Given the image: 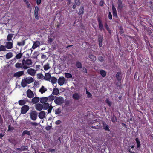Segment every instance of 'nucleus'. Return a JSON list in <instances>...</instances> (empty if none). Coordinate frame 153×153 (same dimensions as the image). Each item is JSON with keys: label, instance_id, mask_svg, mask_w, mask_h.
<instances>
[{"label": "nucleus", "instance_id": "obj_19", "mask_svg": "<svg viewBox=\"0 0 153 153\" xmlns=\"http://www.w3.org/2000/svg\"><path fill=\"white\" fill-rule=\"evenodd\" d=\"M40 101L42 103H46V102H48L47 97H44L41 98Z\"/></svg>", "mask_w": 153, "mask_h": 153}, {"label": "nucleus", "instance_id": "obj_39", "mask_svg": "<svg viewBox=\"0 0 153 153\" xmlns=\"http://www.w3.org/2000/svg\"><path fill=\"white\" fill-rule=\"evenodd\" d=\"M15 66L17 68H21L23 67L22 63H17L15 64Z\"/></svg>", "mask_w": 153, "mask_h": 153}, {"label": "nucleus", "instance_id": "obj_44", "mask_svg": "<svg viewBox=\"0 0 153 153\" xmlns=\"http://www.w3.org/2000/svg\"><path fill=\"white\" fill-rule=\"evenodd\" d=\"M120 75V73L119 72H117L116 75V77L118 81L120 80V78H119Z\"/></svg>", "mask_w": 153, "mask_h": 153}, {"label": "nucleus", "instance_id": "obj_40", "mask_svg": "<svg viewBox=\"0 0 153 153\" xmlns=\"http://www.w3.org/2000/svg\"><path fill=\"white\" fill-rule=\"evenodd\" d=\"M136 141L137 143V147H139L140 146V144L138 138H137L136 139Z\"/></svg>", "mask_w": 153, "mask_h": 153}, {"label": "nucleus", "instance_id": "obj_42", "mask_svg": "<svg viewBox=\"0 0 153 153\" xmlns=\"http://www.w3.org/2000/svg\"><path fill=\"white\" fill-rule=\"evenodd\" d=\"M76 66L78 68H81L82 67L81 64L79 62H78L76 63Z\"/></svg>", "mask_w": 153, "mask_h": 153}, {"label": "nucleus", "instance_id": "obj_35", "mask_svg": "<svg viewBox=\"0 0 153 153\" xmlns=\"http://www.w3.org/2000/svg\"><path fill=\"white\" fill-rule=\"evenodd\" d=\"M13 37V35L11 34H9L8 35L7 37V40L8 41H10L12 40Z\"/></svg>", "mask_w": 153, "mask_h": 153}, {"label": "nucleus", "instance_id": "obj_9", "mask_svg": "<svg viewBox=\"0 0 153 153\" xmlns=\"http://www.w3.org/2000/svg\"><path fill=\"white\" fill-rule=\"evenodd\" d=\"M28 74L31 76H34L36 74V71L32 68H30L27 70Z\"/></svg>", "mask_w": 153, "mask_h": 153}, {"label": "nucleus", "instance_id": "obj_37", "mask_svg": "<svg viewBox=\"0 0 153 153\" xmlns=\"http://www.w3.org/2000/svg\"><path fill=\"white\" fill-rule=\"evenodd\" d=\"M64 74L65 76L67 78H71L72 77V75L70 73H65Z\"/></svg>", "mask_w": 153, "mask_h": 153}, {"label": "nucleus", "instance_id": "obj_2", "mask_svg": "<svg viewBox=\"0 0 153 153\" xmlns=\"http://www.w3.org/2000/svg\"><path fill=\"white\" fill-rule=\"evenodd\" d=\"M54 102L56 104L58 105H60L64 102L63 98L61 97H56L54 100Z\"/></svg>", "mask_w": 153, "mask_h": 153}, {"label": "nucleus", "instance_id": "obj_25", "mask_svg": "<svg viewBox=\"0 0 153 153\" xmlns=\"http://www.w3.org/2000/svg\"><path fill=\"white\" fill-rule=\"evenodd\" d=\"M39 100V97H35L32 99V102L34 103H36L38 102Z\"/></svg>", "mask_w": 153, "mask_h": 153}, {"label": "nucleus", "instance_id": "obj_41", "mask_svg": "<svg viewBox=\"0 0 153 153\" xmlns=\"http://www.w3.org/2000/svg\"><path fill=\"white\" fill-rule=\"evenodd\" d=\"M86 94H87V97L88 98H92V95L87 90L86 91Z\"/></svg>", "mask_w": 153, "mask_h": 153}, {"label": "nucleus", "instance_id": "obj_17", "mask_svg": "<svg viewBox=\"0 0 153 153\" xmlns=\"http://www.w3.org/2000/svg\"><path fill=\"white\" fill-rule=\"evenodd\" d=\"M36 109L37 110L40 111L43 109V106L42 104L38 103L35 105Z\"/></svg>", "mask_w": 153, "mask_h": 153}, {"label": "nucleus", "instance_id": "obj_18", "mask_svg": "<svg viewBox=\"0 0 153 153\" xmlns=\"http://www.w3.org/2000/svg\"><path fill=\"white\" fill-rule=\"evenodd\" d=\"M112 10L113 11V16H117V11L114 5L113 4H112Z\"/></svg>", "mask_w": 153, "mask_h": 153}, {"label": "nucleus", "instance_id": "obj_46", "mask_svg": "<svg viewBox=\"0 0 153 153\" xmlns=\"http://www.w3.org/2000/svg\"><path fill=\"white\" fill-rule=\"evenodd\" d=\"M89 57L93 60H94L95 59V57L92 55H90L89 56Z\"/></svg>", "mask_w": 153, "mask_h": 153}, {"label": "nucleus", "instance_id": "obj_1", "mask_svg": "<svg viewBox=\"0 0 153 153\" xmlns=\"http://www.w3.org/2000/svg\"><path fill=\"white\" fill-rule=\"evenodd\" d=\"M23 67L24 69H27L30 67L32 64V60L30 59H24L22 61Z\"/></svg>", "mask_w": 153, "mask_h": 153}, {"label": "nucleus", "instance_id": "obj_53", "mask_svg": "<svg viewBox=\"0 0 153 153\" xmlns=\"http://www.w3.org/2000/svg\"><path fill=\"white\" fill-rule=\"evenodd\" d=\"M51 128V126H47L46 127V129L47 130H48L50 129Z\"/></svg>", "mask_w": 153, "mask_h": 153}, {"label": "nucleus", "instance_id": "obj_30", "mask_svg": "<svg viewBox=\"0 0 153 153\" xmlns=\"http://www.w3.org/2000/svg\"><path fill=\"white\" fill-rule=\"evenodd\" d=\"M48 102H51L54 99V96L52 95H51L47 97Z\"/></svg>", "mask_w": 153, "mask_h": 153}, {"label": "nucleus", "instance_id": "obj_22", "mask_svg": "<svg viewBox=\"0 0 153 153\" xmlns=\"http://www.w3.org/2000/svg\"><path fill=\"white\" fill-rule=\"evenodd\" d=\"M59 89L57 88H55L53 89L52 94L54 95H56L59 93Z\"/></svg>", "mask_w": 153, "mask_h": 153}, {"label": "nucleus", "instance_id": "obj_6", "mask_svg": "<svg viewBox=\"0 0 153 153\" xmlns=\"http://www.w3.org/2000/svg\"><path fill=\"white\" fill-rule=\"evenodd\" d=\"M39 10V8L37 6L35 7L34 9V16L36 19L37 20L39 19V16H38V13Z\"/></svg>", "mask_w": 153, "mask_h": 153}, {"label": "nucleus", "instance_id": "obj_15", "mask_svg": "<svg viewBox=\"0 0 153 153\" xmlns=\"http://www.w3.org/2000/svg\"><path fill=\"white\" fill-rule=\"evenodd\" d=\"M28 84H30L33 82V79L30 76L24 78Z\"/></svg>", "mask_w": 153, "mask_h": 153}, {"label": "nucleus", "instance_id": "obj_23", "mask_svg": "<svg viewBox=\"0 0 153 153\" xmlns=\"http://www.w3.org/2000/svg\"><path fill=\"white\" fill-rule=\"evenodd\" d=\"M27 84L28 83L25 78L22 79L21 82V85L22 87H26Z\"/></svg>", "mask_w": 153, "mask_h": 153}, {"label": "nucleus", "instance_id": "obj_4", "mask_svg": "<svg viewBox=\"0 0 153 153\" xmlns=\"http://www.w3.org/2000/svg\"><path fill=\"white\" fill-rule=\"evenodd\" d=\"M33 45L30 49L31 51H32L33 50L35 49L36 48L39 47L40 45V42L39 41H33Z\"/></svg>", "mask_w": 153, "mask_h": 153}, {"label": "nucleus", "instance_id": "obj_48", "mask_svg": "<svg viewBox=\"0 0 153 153\" xmlns=\"http://www.w3.org/2000/svg\"><path fill=\"white\" fill-rule=\"evenodd\" d=\"M106 102L109 105V106H111V102L109 100H106Z\"/></svg>", "mask_w": 153, "mask_h": 153}, {"label": "nucleus", "instance_id": "obj_27", "mask_svg": "<svg viewBox=\"0 0 153 153\" xmlns=\"http://www.w3.org/2000/svg\"><path fill=\"white\" fill-rule=\"evenodd\" d=\"M43 106V109L45 110H46L50 107H51V106H49V104L47 103H44Z\"/></svg>", "mask_w": 153, "mask_h": 153}, {"label": "nucleus", "instance_id": "obj_38", "mask_svg": "<svg viewBox=\"0 0 153 153\" xmlns=\"http://www.w3.org/2000/svg\"><path fill=\"white\" fill-rule=\"evenodd\" d=\"M79 12L78 14L79 15L82 14L83 13L84 8L82 7H81L79 9Z\"/></svg>", "mask_w": 153, "mask_h": 153}, {"label": "nucleus", "instance_id": "obj_8", "mask_svg": "<svg viewBox=\"0 0 153 153\" xmlns=\"http://www.w3.org/2000/svg\"><path fill=\"white\" fill-rule=\"evenodd\" d=\"M65 79L64 77H59L58 80V82L59 84L60 85H62L65 83Z\"/></svg>", "mask_w": 153, "mask_h": 153}, {"label": "nucleus", "instance_id": "obj_33", "mask_svg": "<svg viewBox=\"0 0 153 153\" xmlns=\"http://www.w3.org/2000/svg\"><path fill=\"white\" fill-rule=\"evenodd\" d=\"M25 44V42L24 40L21 42H18L17 45L19 46H23Z\"/></svg>", "mask_w": 153, "mask_h": 153}, {"label": "nucleus", "instance_id": "obj_29", "mask_svg": "<svg viewBox=\"0 0 153 153\" xmlns=\"http://www.w3.org/2000/svg\"><path fill=\"white\" fill-rule=\"evenodd\" d=\"M27 102V100H21L19 101V105H22L25 104Z\"/></svg>", "mask_w": 153, "mask_h": 153}, {"label": "nucleus", "instance_id": "obj_7", "mask_svg": "<svg viewBox=\"0 0 153 153\" xmlns=\"http://www.w3.org/2000/svg\"><path fill=\"white\" fill-rule=\"evenodd\" d=\"M82 96V95L79 93H75L73 95V98L76 100L79 99Z\"/></svg>", "mask_w": 153, "mask_h": 153}, {"label": "nucleus", "instance_id": "obj_5", "mask_svg": "<svg viewBox=\"0 0 153 153\" xmlns=\"http://www.w3.org/2000/svg\"><path fill=\"white\" fill-rule=\"evenodd\" d=\"M29 109V107L27 105H24L22 106L21 109V113L22 114H25Z\"/></svg>", "mask_w": 153, "mask_h": 153}, {"label": "nucleus", "instance_id": "obj_57", "mask_svg": "<svg viewBox=\"0 0 153 153\" xmlns=\"http://www.w3.org/2000/svg\"><path fill=\"white\" fill-rule=\"evenodd\" d=\"M100 5L101 6H103V2L101 0L100 3Z\"/></svg>", "mask_w": 153, "mask_h": 153}, {"label": "nucleus", "instance_id": "obj_20", "mask_svg": "<svg viewBox=\"0 0 153 153\" xmlns=\"http://www.w3.org/2000/svg\"><path fill=\"white\" fill-rule=\"evenodd\" d=\"M51 75L49 73H46L44 77L45 80L47 81H50V79L51 78Z\"/></svg>", "mask_w": 153, "mask_h": 153}, {"label": "nucleus", "instance_id": "obj_28", "mask_svg": "<svg viewBox=\"0 0 153 153\" xmlns=\"http://www.w3.org/2000/svg\"><path fill=\"white\" fill-rule=\"evenodd\" d=\"M13 56L12 53L10 52L7 53L6 55V57L7 59H9Z\"/></svg>", "mask_w": 153, "mask_h": 153}, {"label": "nucleus", "instance_id": "obj_47", "mask_svg": "<svg viewBox=\"0 0 153 153\" xmlns=\"http://www.w3.org/2000/svg\"><path fill=\"white\" fill-rule=\"evenodd\" d=\"M108 17L109 19H112V16L110 12H109Z\"/></svg>", "mask_w": 153, "mask_h": 153}, {"label": "nucleus", "instance_id": "obj_49", "mask_svg": "<svg viewBox=\"0 0 153 153\" xmlns=\"http://www.w3.org/2000/svg\"><path fill=\"white\" fill-rule=\"evenodd\" d=\"M75 2L77 5H79L80 4L79 0H75Z\"/></svg>", "mask_w": 153, "mask_h": 153}, {"label": "nucleus", "instance_id": "obj_63", "mask_svg": "<svg viewBox=\"0 0 153 153\" xmlns=\"http://www.w3.org/2000/svg\"><path fill=\"white\" fill-rule=\"evenodd\" d=\"M46 56L43 54L41 56V58H42V59H45L46 58Z\"/></svg>", "mask_w": 153, "mask_h": 153}, {"label": "nucleus", "instance_id": "obj_54", "mask_svg": "<svg viewBox=\"0 0 153 153\" xmlns=\"http://www.w3.org/2000/svg\"><path fill=\"white\" fill-rule=\"evenodd\" d=\"M21 149L22 150H25L27 149V148H25L24 146H22L21 148Z\"/></svg>", "mask_w": 153, "mask_h": 153}, {"label": "nucleus", "instance_id": "obj_62", "mask_svg": "<svg viewBox=\"0 0 153 153\" xmlns=\"http://www.w3.org/2000/svg\"><path fill=\"white\" fill-rule=\"evenodd\" d=\"M99 42V45L100 47H101L102 45V41H100V42Z\"/></svg>", "mask_w": 153, "mask_h": 153}, {"label": "nucleus", "instance_id": "obj_11", "mask_svg": "<svg viewBox=\"0 0 153 153\" xmlns=\"http://www.w3.org/2000/svg\"><path fill=\"white\" fill-rule=\"evenodd\" d=\"M7 49H10L13 47V44L10 42H7L5 43Z\"/></svg>", "mask_w": 153, "mask_h": 153}, {"label": "nucleus", "instance_id": "obj_36", "mask_svg": "<svg viewBox=\"0 0 153 153\" xmlns=\"http://www.w3.org/2000/svg\"><path fill=\"white\" fill-rule=\"evenodd\" d=\"M61 111V108H59L56 109L55 111V114H59Z\"/></svg>", "mask_w": 153, "mask_h": 153}, {"label": "nucleus", "instance_id": "obj_58", "mask_svg": "<svg viewBox=\"0 0 153 153\" xmlns=\"http://www.w3.org/2000/svg\"><path fill=\"white\" fill-rule=\"evenodd\" d=\"M52 108V107L48 108V113H49L51 112V110Z\"/></svg>", "mask_w": 153, "mask_h": 153}, {"label": "nucleus", "instance_id": "obj_26", "mask_svg": "<svg viewBox=\"0 0 153 153\" xmlns=\"http://www.w3.org/2000/svg\"><path fill=\"white\" fill-rule=\"evenodd\" d=\"M50 81L53 84L55 83L57 81V79L53 77H51L50 79Z\"/></svg>", "mask_w": 153, "mask_h": 153}, {"label": "nucleus", "instance_id": "obj_14", "mask_svg": "<svg viewBox=\"0 0 153 153\" xmlns=\"http://www.w3.org/2000/svg\"><path fill=\"white\" fill-rule=\"evenodd\" d=\"M24 74L23 71H20L17 72L14 74V76L16 77H18Z\"/></svg>", "mask_w": 153, "mask_h": 153}, {"label": "nucleus", "instance_id": "obj_50", "mask_svg": "<svg viewBox=\"0 0 153 153\" xmlns=\"http://www.w3.org/2000/svg\"><path fill=\"white\" fill-rule=\"evenodd\" d=\"M31 124L33 126H36L38 125V124L35 122H31Z\"/></svg>", "mask_w": 153, "mask_h": 153}, {"label": "nucleus", "instance_id": "obj_55", "mask_svg": "<svg viewBox=\"0 0 153 153\" xmlns=\"http://www.w3.org/2000/svg\"><path fill=\"white\" fill-rule=\"evenodd\" d=\"M98 59L101 62L103 60V58L102 56L99 57Z\"/></svg>", "mask_w": 153, "mask_h": 153}, {"label": "nucleus", "instance_id": "obj_13", "mask_svg": "<svg viewBox=\"0 0 153 153\" xmlns=\"http://www.w3.org/2000/svg\"><path fill=\"white\" fill-rule=\"evenodd\" d=\"M27 97L30 98H32L34 96V94L33 92L30 90H27Z\"/></svg>", "mask_w": 153, "mask_h": 153}, {"label": "nucleus", "instance_id": "obj_64", "mask_svg": "<svg viewBox=\"0 0 153 153\" xmlns=\"http://www.w3.org/2000/svg\"><path fill=\"white\" fill-rule=\"evenodd\" d=\"M102 37H101L100 38H99V42H100V41H101L102 42Z\"/></svg>", "mask_w": 153, "mask_h": 153}, {"label": "nucleus", "instance_id": "obj_3", "mask_svg": "<svg viewBox=\"0 0 153 153\" xmlns=\"http://www.w3.org/2000/svg\"><path fill=\"white\" fill-rule=\"evenodd\" d=\"M30 117L31 119L33 120H35L37 118V114L36 111H33L30 113Z\"/></svg>", "mask_w": 153, "mask_h": 153}, {"label": "nucleus", "instance_id": "obj_24", "mask_svg": "<svg viewBox=\"0 0 153 153\" xmlns=\"http://www.w3.org/2000/svg\"><path fill=\"white\" fill-rule=\"evenodd\" d=\"M98 21L99 24V28L101 30H103V26L102 22L100 19H98Z\"/></svg>", "mask_w": 153, "mask_h": 153}, {"label": "nucleus", "instance_id": "obj_43", "mask_svg": "<svg viewBox=\"0 0 153 153\" xmlns=\"http://www.w3.org/2000/svg\"><path fill=\"white\" fill-rule=\"evenodd\" d=\"M103 128L104 129L107 131H109V129L108 128V126L107 125H104Z\"/></svg>", "mask_w": 153, "mask_h": 153}, {"label": "nucleus", "instance_id": "obj_32", "mask_svg": "<svg viewBox=\"0 0 153 153\" xmlns=\"http://www.w3.org/2000/svg\"><path fill=\"white\" fill-rule=\"evenodd\" d=\"M25 134H27L28 135H30V132L29 131L27 130H25L22 133V135H24Z\"/></svg>", "mask_w": 153, "mask_h": 153}, {"label": "nucleus", "instance_id": "obj_31", "mask_svg": "<svg viewBox=\"0 0 153 153\" xmlns=\"http://www.w3.org/2000/svg\"><path fill=\"white\" fill-rule=\"evenodd\" d=\"M6 46L2 45L0 46V51H6Z\"/></svg>", "mask_w": 153, "mask_h": 153}, {"label": "nucleus", "instance_id": "obj_10", "mask_svg": "<svg viewBox=\"0 0 153 153\" xmlns=\"http://www.w3.org/2000/svg\"><path fill=\"white\" fill-rule=\"evenodd\" d=\"M118 7L117 9L118 11H121L123 8V5L121 0H118L117 2Z\"/></svg>", "mask_w": 153, "mask_h": 153}, {"label": "nucleus", "instance_id": "obj_45", "mask_svg": "<svg viewBox=\"0 0 153 153\" xmlns=\"http://www.w3.org/2000/svg\"><path fill=\"white\" fill-rule=\"evenodd\" d=\"M22 56V54H21V53H19V54H18L16 56V57L17 59H19Z\"/></svg>", "mask_w": 153, "mask_h": 153}, {"label": "nucleus", "instance_id": "obj_51", "mask_svg": "<svg viewBox=\"0 0 153 153\" xmlns=\"http://www.w3.org/2000/svg\"><path fill=\"white\" fill-rule=\"evenodd\" d=\"M48 41L49 43L51 44L52 42V39L51 38H49L48 39Z\"/></svg>", "mask_w": 153, "mask_h": 153}, {"label": "nucleus", "instance_id": "obj_61", "mask_svg": "<svg viewBox=\"0 0 153 153\" xmlns=\"http://www.w3.org/2000/svg\"><path fill=\"white\" fill-rule=\"evenodd\" d=\"M27 5V6L28 8H30V4L28 2L26 4Z\"/></svg>", "mask_w": 153, "mask_h": 153}, {"label": "nucleus", "instance_id": "obj_34", "mask_svg": "<svg viewBox=\"0 0 153 153\" xmlns=\"http://www.w3.org/2000/svg\"><path fill=\"white\" fill-rule=\"evenodd\" d=\"M101 75L105 77L106 75V73L105 71L103 70H101L100 71Z\"/></svg>", "mask_w": 153, "mask_h": 153}, {"label": "nucleus", "instance_id": "obj_60", "mask_svg": "<svg viewBox=\"0 0 153 153\" xmlns=\"http://www.w3.org/2000/svg\"><path fill=\"white\" fill-rule=\"evenodd\" d=\"M105 28H106V29H107V30L109 32V27L108 26V25L107 24H106L105 25Z\"/></svg>", "mask_w": 153, "mask_h": 153}, {"label": "nucleus", "instance_id": "obj_52", "mask_svg": "<svg viewBox=\"0 0 153 153\" xmlns=\"http://www.w3.org/2000/svg\"><path fill=\"white\" fill-rule=\"evenodd\" d=\"M41 2V0H37L36 3L38 5H39L40 4Z\"/></svg>", "mask_w": 153, "mask_h": 153}, {"label": "nucleus", "instance_id": "obj_12", "mask_svg": "<svg viewBox=\"0 0 153 153\" xmlns=\"http://www.w3.org/2000/svg\"><path fill=\"white\" fill-rule=\"evenodd\" d=\"M38 116L39 118L43 119L45 117L46 113L44 111H41L39 113Z\"/></svg>", "mask_w": 153, "mask_h": 153}, {"label": "nucleus", "instance_id": "obj_56", "mask_svg": "<svg viewBox=\"0 0 153 153\" xmlns=\"http://www.w3.org/2000/svg\"><path fill=\"white\" fill-rule=\"evenodd\" d=\"M82 69V71L84 72V73L87 72V70L85 68H83Z\"/></svg>", "mask_w": 153, "mask_h": 153}, {"label": "nucleus", "instance_id": "obj_59", "mask_svg": "<svg viewBox=\"0 0 153 153\" xmlns=\"http://www.w3.org/2000/svg\"><path fill=\"white\" fill-rule=\"evenodd\" d=\"M56 124H59L61 123V121L60 120H57L55 122Z\"/></svg>", "mask_w": 153, "mask_h": 153}, {"label": "nucleus", "instance_id": "obj_16", "mask_svg": "<svg viewBox=\"0 0 153 153\" xmlns=\"http://www.w3.org/2000/svg\"><path fill=\"white\" fill-rule=\"evenodd\" d=\"M47 89L44 86H42L41 87L39 90V91L41 94H42L45 93L47 91Z\"/></svg>", "mask_w": 153, "mask_h": 153}, {"label": "nucleus", "instance_id": "obj_21", "mask_svg": "<svg viewBox=\"0 0 153 153\" xmlns=\"http://www.w3.org/2000/svg\"><path fill=\"white\" fill-rule=\"evenodd\" d=\"M51 68L50 64L47 63L45 64L43 66V68L45 71H47Z\"/></svg>", "mask_w": 153, "mask_h": 153}]
</instances>
